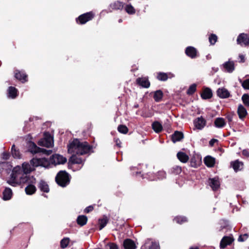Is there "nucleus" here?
Returning <instances> with one entry per match:
<instances>
[{
	"label": "nucleus",
	"mask_w": 249,
	"mask_h": 249,
	"mask_svg": "<svg viewBox=\"0 0 249 249\" xmlns=\"http://www.w3.org/2000/svg\"><path fill=\"white\" fill-rule=\"evenodd\" d=\"M91 150V147L87 142H80L78 139H74L68 145V152L72 155L69 160L71 164L81 165L80 167L81 168L84 164L85 159L77 155L89 154Z\"/></svg>",
	"instance_id": "nucleus-1"
},
{
	"label": "nucleus",
	"mask_w": 249,
	"mask_h": 249,
	"mask_svg": "<svg viewBox=\"0 0 249 249\" xmlns=\"http://www.w3.org/2000/svg\"><path fill=\"white\" fill-rule=\"evenodd\" d=\"M33 170V167L28 163L24 162L22 167L17 166L15 167L11 175V178L7 182L12 186H17L24 184L26 181L30 180L33 176L28 175Z\"/></svg>",
	"instance_id": "nucleus-2"
},
{
	"label": "nucleus",
	"mask_w": 249,
	"mask_h": 249,
	"mask_svg": "<svg viewBox=\"0 0 249 249\" xmlns=\"http://www.w3.org/2000/svg\"><path fill=\"white\" fill-rule=\"evenodd\" d=\"M56 183L62 187H65L70 182L69 174L65 171H60L55 177Z\"/></svg>",
	"instance_id": "nucleus-3"
},
{
	"label": "nucleus",
	"mask_w": 249,
	"mask_h": 249,
	"mask_svg": "<svg viewBox=\"0 0 249 249\" xmlns=\"http://www.w3.org/2000/svg\"><path fill=\"white\" fill-rule=\"evenodd\" d=\"M28 150L33 154L37 153H42L47 155H49L52 153V151L50 150H46L44 148L37 147L36 145L33 142H29L28 144Z\"/></svg>",
	"instance_id": "nucleus-4"
},
{
	"label": "nucleus",
	"mask_w": 249,
	"mask_h": 249,
	"mask_svg": "<svg viewBox=\"0 0 249 249\" xmlns=\"http://www.w3.org/2000/svg\"><path fill=\"white\" fill-rule=\"evenodd\" d=\"M44 136V137L43 139H41L38 141V145L48 148L53 146V138L51 134L48 132H45Z\"/></svg>",
	"instance_id": "nucleus-5"
},
{
	"label": "nucleus",
	"mask_w": 249,
	"mask_h": 249,
	"mask_svg": "<svg viewBox=\"0 0 249 249\" xmlns=\"http://www.w3.org/2000/svg\"><path fill=\"white\" fill-rule=\"evenodd\" d=\"M31 163L32 164L33 167L40 166L48 168L51 167V165L52 164L50 162V159L48 160L46 158H33L31 160Z\"/></svg>",
	"instance_id": "nucleus-6"
},
{
	"label": "nucleus",
	"mask_w": 249,
	"mask_h": 249,
	"mask_svg": "<svg viewBox=\"0 0 249 249\" xmlns=\"http://www.w3.org/2000/svg\"><path fill=\"white\" fill-rule=\"evenodd\" d=\"M27 183V186L25 188V191L27 195H31L34 194L36 190V187L34 185L36 183V178L34 177H31L30 180L26 181L24 184Z\"/></svg>",
	"instance_id": "nucleus-7"
},
{
	"label": "nucleus",
	"mask_w": 249,
	"mask_h": 249,
	"mask_svg": "<svg viewBox=\"0 0 249 249\" xmlns=\"http://www.w3.org/2000/svg\"><path fill=\"white\" fill-rule=\"evenodd\" d=\"M66 161L67 159L59 154H55L50 157V162L54 165L64 164Z\"/></svg>",
	"instance_id": "nucleus-8"
},
{
	"label": "nucleus",
	"mask_w": 249,
	"mask_h": 249,
	"mask_svg": "<svg viewBox=\"0 0 249 249\" xmlns=\"http://www.w3.org/2000/svg\"><path fill=\"white\" fill-rule=\"evenodd\" d=\"M141 249H160L159 243L151 239H147Z\"/></svg>",
	"instance_id": "nucleus-9"
},
{
	"label": "nucleus",
	"mask_w": 249,
	"mask_h": 249,
	"mask_svg": "<svg viewBox=\"0 0 249 249\" xmlns=\"http://www.w3.org/2000/svg\"><path fill=\"white\" fill-rule=\"evenodd\" d=\"M237 43L241 45L248 46L249 45V35L242 33L237 38Z\"/></svg>",
	"instance_id": "nucleus-10"
},
{
	"label": "nucleus",
	"mask_w": 249,
	"mask_h": 249,
	"mask_svg": "<svg viewBox=\"0 0 249 249\" xmlns=\"http://www.w3.org/2000/svg\"><path fill=\"white\" fill-rule=\"evenodd\" d=\"M93 14L92 12H88L83 15H80L78 19L81 24H85L87 21L91 20L93 18Z\"/></svg>",
	"instance_id": "nucleus-11"
},
{
	"label": "nucleus",
	"mask_w": 249,
	"mask_h": 249,
	"mask_svg": "<svg viewBox=\"0 0 249 249\" xmlns=\"http://www.w3.org/2000/svg\"><path fill=\"white\" fill-rule=\"evenodd\" d=\"M185 53L188 56L193 59L196 58L198 56L197 51L195 48L192 46H189L186 48Z\"/></svg>",
	"instance_id": "nucleus-12"
},
{
	"label": "nucleus",
	"mask_w": 249,
	"mask_h": 249,
	"mask_svg": "<svg viewBox=\"0 0 249 249\" xmlns=\"http://www.w3.org/2000/svg\"><path fill=\"white\" fill-rule=\"evenodd\" d=\"M195 127L201 130L206 125V120L202 117L197 118L194 122Z\"/></svg>",
	"instance_id": "nucleus-13"
},
{
	"label": "nucleus",
	"mask_w": 249,
	"mask_h": 249,
	"mask_svg": "<svg viewBox=\"0 0 249 249\" xmlns=\"http://www.w3.org/2000/svg\"><path fill=\"white\" fill-rule=\"evenodd\" d=\"M201 162V157L200 155L195 154L191 158L190 163L192 167H196L197 166L199 165Z\"/></svg>",
	"instance_id": "nucleus-14"
},
{
	"label": "nucleus",
	"mask_w": 249,
	"mask_h": 249,
	"mask_svg": "<svg viewBox=\"0 0 249 249\" xmlns=\"http://www.w3.org/2000/svg\"><path fill=\"white\" fill-rule=\"evenodd\" d=\"M233 239L232 237L230 236H224L222 239L220 247L221 249L225 248L228 245H230L233 242Z\"/></svg>",
	"instance_id": "nucleus-15"
},
{
	"label": "nucleus",
	"mask_w": 249,
	"mask_h": 249,
	"mask_svg": "<svg viewBox=\"0 0 249 249\" xmlns=\"http://www.w3.org/2000/svg\"><path fill=\"white\" fill-rule=\"evenodd\" d=\"M217 95L221 98H227L230 96L229 91L225 88H219L216 91Z\"/></svg>",
	"instance_id": "nucleus-16"
},
{
	"label": "nucleus",
	"mask_w": 249,
	"mask_h": 249,
	"mask_svg": "<svg viewBox=\"0 0 249 249\" xmlns=\"http://www.w3.org/2000/svg\"><path fill=\"white\" fill-rule=\"evenodd\" d=\"M137 84L142 88H148L150 86V82L146 77H142L137 79Z\"/></svg>",
	"instance_id": "nucleus-17"
},
{
	"label": "nucleus",
	"mask_w": 249,
	"mask_h": 249,
	"mask_svg": "<svg viewBox=\"0 0 249 249\" xmlns=\"http://www.w3.org/2000/svg\"><path fill=\"white\" fill-rule=\"evenodd\" d=\"M123 247L124 249H136L137 247L134 242L130 239H126L124 241Z\"/></svg>",
	"instance_id": "nucleus-18"
},
{
	"label": "nucleus",
	"mask_w": 249,
	"mask_h": 249,
	"mask_svg": "<svg viewBox=\"0 0 249 249\" xmlns=\"http://www.w3.org/2000/svg\"><path fill=\"white\" fill-rule=\"evenodd\" d=\"M209 185L213 191L217 190L220 186L219 179L216 178H210L209 180Z\"/></svg>",
	"instance_id": "nucleus-19"
},
{
	"label": "nucleus",
	"mask_w": 249,
	"mask_h": 249,
	"mask_svg": "<svg viewBox=\"0 0 249 249\" xmlns=\"http://www.w3.org/2000/svg\"><path fill=\"white\" fill-rule=\"evenodd\" d=\"M177 157L178 160L182 163L187 162L189 159L188 155L182 151L178 152L177 154Z\"/></svg>",
	"instance_id": "nucleus-20"
},
{
	"label": "nucleus",
	"mask_w": 249,
	"mask_h": 249,
	"mask_svg": "<svg viewBox=\"0 0 249 249\" xmlns=\"http://www.w3.org/2000/svg\"><path fill=\"white\" fill-rule=\"evenodd\" d=\"M38 188L41 192L48 193L49 192V187L46 182L43 180H40L37 185Z\"/></svg>",
	"instance_id": "nucleus-21"
},
{
	"label": "nucleus",
	"mask_w": 249,
	"mask_h": 249,
	"mask_svg": "<svg viewBox=\"0 0 249 249\" xmlns=\"http://www.w3.org/2000/svg\"><path fill=\"white\" fill-rule=\"evenodd\" d=\"M223 65L224 68L228 72L231 73L234 70V63L233 61L226 62Z\"/></svg>",
	"instance_id": "nucleus-22"
},
{
	"label": "nucleus",
	"mask_w": 249,
	"mask_h": 249,
	"mask_svg": "<svg viewBox=\"0 0 249 249\" xmlns=\"http://www.w3.org/2000/svg\"><path fill=\"white\" fill-rule=\"evenodd\" d=\"M231 165L235 172L242 170L243 168V163L238 160H235L231 163Z\"/></svg>",
	"instance_id": "nucleus-23"
},
{
	"label": "nucleus",
	"mask_w": 249,
	"mask_h": 249,
	"mask_svg": "<svg viewBox=\"0 0 249 249\" xmlns=\"http://www.w3.org/2000/svg\"><path fill=\"white\" fill-rule=\"evenodd\" d=\"M13 195L12 190L8 187H6L3 192L2 198L4 200H10Z\"/></svg>",
	"instance_id": "nucleus-24"
},
{
	"label": "nucleus",
	"mask_w": 249,
	"mask_h": 249,
	"mask_svg": "<svg viewBox=\"0 0 249 249\" xmlns=\"http://www.w3.org/2000/svg\"><path fill=\"white\" fill-rule=\"evenodd\" d=\"M226 124L224 119L221 117L216 118L214 122V126L217 128H223Z\"/></svg>",
	"instance_id": "nucleus-25"
},
{
	"label": "nucleus",
	"mask_w": 249,
	"mask_h": 249,
	"mask_svg": "<svg viewBox=\"0 0 249 249\" xmlns=\"http://www.w3.org/2000/svg\"><path fill=\"white\" fill-rule=\"evenodd\" d=\"M237 113L239 118L241 119L245 118L247 114L246 109L242 105H239L237 109Z\"/></svg>",
	"instance_id": "nucleus-26"
},
{
	"label": "nucleus",
	"mask_w": 249,
	"mask_h": 249,
	"mask_svg": "<svg viewBox=\"0 0 249 249\" xmlns=\"http://www.w3.org/2000/svg\"><path fill=\"white\" fill-rule=\"evenodd\" d=\"M183 138V134L182 132L176 131L172 136V140L174 142L180 141Z\"/></svg>",
	"instance_id": "nucleus-27"
},
{
	"label": "nucleus",
	"mask_w": 249,
	"mask_h": 249,
	"mask_svg": "<svg viewBox=\"0 0 249 249\" xmlns=\"http://www.w3.org/2000/svg\"><path fill=\"white\" fill-rule=\"evenodd\" d=\"M204 162L208 167H213L215 163V159L210 156H207L204 158Z\"/></svg>",
	"instance_id": "nucleus-28"
},
{
	"label": "nucleus",
	"mask_w": 249,
	"mask_h": 249,
	"mask_svg": "<svg viewBox=\"0 0 249 249\" xmlns=\"http://www.w3.org/2000/svg\"><path fill=\"white\" fill-rule=\"evenodd\" d=\"M212 91L209 88H206L204 89L201 94L202 98L204 99H210L212 97Z\"/></svg>",
	"instance_id": "nucleus-29"
},
{
	"label": "nucleus",
	"mask_w": 249,
	"mask_h": 249,
	"mask_svg": "<svg viewBox=\"0 0 249 249\" xmlns=\"http://www.w3.org/2000/svg\"><path fill=\"white\" fill-rule=\"evenodd\" d=\"M110 7L112 10H122L124 7V4L123 2L116 1L110 4Z\"/></svg>",
	"instance_id": "nucleus-30"
},
{
	"label": "nucleus",
	"mask_w": 249,
	"mask_h": 249,
	"mask_svg": "<svg viewBox=\"0 0 249 249\" xmlns=\"http://www.w3.org/2000/svg\"><path fill=\"white\" fill-rule=\"evenodd\" d=\"M15 77L19 80H23V82L27 81V75L23 72L16 71L15 74Z\"/></svg>",
	"instance_id": "nucleus-31"
},
{
	"label": "nucleus",
	"mask_w": 249,
	"mask_h": 249,
	"mask_svg": "<svg viewBox=\"0 0 249 249\" xmlns=\"http://www.w3.org/2000/svg\"><path fill=\"white\" fill-rule=\"evenodd\" d=\"M152 128L156 133H159L162 130V126L159 122L156 121L153 123L152 124Z\"/></svg>",
	"instance_id": "nucleus-32"
},
{
	"label": "nucleus",
	"mask_w": 249,
	"mask_h": 249,
	"mask_svg": "<svg viewBox=\"0 0 249 249\" xmlns=\"http://www.w3.org/2000/svg\"><path fill=\"white\" fill-rule=\"evenodd\" d=\"M163 97V93L160 90H157L155 92L154 95V99L157 102H159L161 101Z\"/></svg>",
	"instance_id": "nucleus-33"
},
{
	"label": "nucleus",
	"mask_w": 249,
	"mask_h": 249,
	"mask_svg": "<svg viewBox=\"0 0 249 249\" xmlns=\"http://www.w3.org/2000/svg\"><path fill=\"white\" fill-rule=\"evenodd\" d=\"M78 224L82 226L85 225L87 222V217L85 215H80L77 218Z\"/></svg>",
	"instance_id": "nucleus-34"
},
{
	"label": "nucleus",
	"mask_w": 249,
	"mask_h": 249,
	"mask_svg": "<svg viewBox=\"0 0 249 249\" xmlns=\"http://www.w3.org/2000/svg\"><path fill=\"white\" fill-rule=\"evenodd\" d=\"M17 91L15 88L10 87L8 89L9 96L12 98H15L17 95Z\"/></svg>",
	"instance_id": "nucleus-35"
},
{
	"label": "nucleus",
	"mask_w": 249,
	"mask_h": 249,
	"mask_svg": "<svg viewBox=\"0 0 249 249\" xmlns=\"http://www.w3.org/2000/svg\"><path fill=\"white\" fill-rule=\"evenodd\" d=\"M125 11L130 15L134 14L135 13V9L131 4H127L125 7Z\"/></svg>",
	"instance_id": "nucleus-36"
},
{
	"label": "nucleus",
	"mask_w": 249,
	"mask_h": 249,
	"mask_svg": "<svg viewBox=\"0 0 249 249\" xmlns=\"http://www.w3.org/2000/svg\"><path fill=\"white\" fill-rule=\"evenodd\" d=\"M157 79L160 81H166L167 80V75L164 72H159L157 75Z\"/></svg>",
	"instance_id": "nucleus-37"
},
{
	"label": "nucleus",
	"mask_w": 249,
	"mask_h": 249,
	"mask_svg": "<svg viewBox=\"0 0 249 249\" xmlns=\"http://www.w3.org/2000/svg\"><path fill=\"white\" fill-rule=\"evenodd\" d=\"M11 153L13 156L15 158H20V153L18 150H16L15 148V145H13L11 148Z\"/></svg>",
	"instance_id": "nucleus-38"
},
{
	"label": "nucleus",
	"mask_w": 249,
	"mask_h": 249,
	"mask_svg": "<svg viewBox=\"0 0 249 249\" xmlns=\"http://www.w3.org/2000/svg\"><path fill=\"white\" fill-rule=\"evenodd\" d=\"M69 241L70 240L69 238H64L62 240H61L60 242V245L61 248H66L68 246L69 243Z\"/></svg>",
	"instance_id": "nucleus-39"
},
{
	"label": "nucleus",
	"mask_w": 249,
	"mask_h": 249,
	"mask_svg": "<svg viewBox=\"0 0 249 249\" xmlns=\"http://www.w3.org/2000/svg\"><path fill=\"white\" fill-rule=\"evenodd\" d=\"M118 130L119 132L123 134H126L128 132L127 127L124 125H120L118 127Z\"/></svg>",
	"instance_id": "nucleus-40"
},
{
	"label": "nucleus",
	"mask_w": 249,
	"mask_h": 249,
	"mask_svg": "<svg viewBox=\"0 0 249 249\" xmlns=\"http://www.w3.org/2000/svg\"><path fill=\"white\" fill-rule=\"evenodd\" d=\"M174 220L179 224H182L187 221V218L183 216H177L174 219Z\"/></svg>",
	"instance_id": "nucleus-41"
},
{
	"label": "nucleus",
	"mask_w": 249,
	"mask_h": 249,
	"mask_svg": "<svg viewBox=\"0 0 249 249\" xmlns=\"http://www.w3.org/2000/svg\"><path fill=\"white\" fill-rule=\"evenodd\" d=\"M217 36L214 34H212L209 37V40L211 45H214L217 41Z\"/></svg>",
	"instance_id": "nucleus-42"
},
{
	"label": "nucleus",
	"mask_w": 249,
	"mask_h": 249,
	"mask_svg": "<svg viewBox=\"0 0 249 249\" xmlns=\"http://www.w3.org/2000/svg\"><path fill=\"white\" fill-rule=\"evenodd\" d=\"M107 220L106 218L100 219L99 220V226H100L99 229L101 230L103 228H104L106 226V225H107Z\"/></svg>",
	"instance_id": "nucleus-43"
},
{
	"label": "nucleus",
	"mask_w": 249,
	"mask_h": 249,
	"mask_svg": "<svg viewBox=\"0 0 249 249\" xmlns=\"http://www.w3.org/2000/svg\"><path fill=\"white\" fill-rule=\"evenodd\" d=\"M242 99L244 104L246 106L249 107V96L245 94L242 96Z\"/></svg>",
	"instance_id": "nucleus-44"
},
{
	"label": "nucleus",
	"mask_w": 249,
	"mask_h": 249,
	"mask_svg": "<svg viewBox=\"0 0 249 249\" xmlns=\"http://www.w3.org/2000/svg\"><path fill=\"white\" fill-rule=\"evenodd\" d=\"M106 249H118V246L114 243H109L105 247Z\"/></svg>",
	"instance_id": "nucleus-45"
},
{
	"label": "nucleus",
	"mask_w": 249,
	"mask_h": 249,
	"mask_svg": "<svg viewBox=\"0 0 249 249\" xmlns=\"http://www.w3.org/2000/svg\"><path fill=\"white\" fill-rule=\"evenodd\" d=\"M196 90V85L195 84L192 85L187 90V94L189 95L193 94Z\"/></svg>",
	"instance_id": "nucleus-46"
},
{
	"label": "nucleus",
	"mask_w": 249,
	"mask_h": 249,
	"mask_svg": "<svg viewBox=\"0 0 249 249\" xmlns=\"http://www.w3.org/2000/svg\"><path fill=\"white\" fill-rule=\"evenodd\" d=\"M240 82L241 83L242 86L244 89H249V79H246L243 82L240 80Z\"/></svg>",
	"instance_id": "nucleus-47"
},
{
	"label": "nucleus",
	"mask_w": 249,
	"mask_h": 249,
	"mask_svg": "<svg viewBox=\"0 0 249 249\" xmlns=\"http://www.w3.org/2000/svg\"><path fill=\"white\" fill-rule=\"evenodd\" d=\"M157 176L159 179H163L166 177V173L163 171H160L158 173Z\"/></svg>",
	"instance_id": "nucleus-48"
},
{
	"label": "nucleus",
	"mask_w": 249,
	"mask_h": 249,
	"mask_svg": "<svg viewBox=\"0 0 249 249\" xmlns=\"http://www.w3.org/2000/svg\"><path fill=\"white\" fill-rule=\"evenodd\" d=\"M248 238V234L247 233H245L243 235H241L239 236L238 240L239 242H243L245 241Z\"/></svg>",
	"instance_id": "nucleus-49"
},
{
	"label": "nucleus",
	"mask_w": 249,
	"mask_h": 249,
	"mask_svg": "<svg viewBox=\"0 0 249 249\" xmlns=\"http://www.w3.org/2000/svg\"><path fill=\"white\" fill-rule=\"evenodd\" d=\"M239 62L240 63H244L245 61V55L243 54H239L238 56Z\"/></svg>",
	"instance_id": "nucleus-50"
},
{
	"label": "nucleus",
	"mask_w": 249,
	"mask_h": 249,
	"mask_svg": "<svg viewBox=\"0 0 249 249\" xmlns=\"http://www.w3.org/2000/svg\"><path fill=\"white\" fill-rule=\"evenodd\" d=\"M242 155L246 158L249 157V151L248 150L245 149L242 151Z\"/></svg>",
	"instance_id": "nucleus-51"
},
{
	"label": "nucleus",
	"mask_w": 249,
	"mask_h": 249,
	"mask_svg": "<svg viewBox=\"0 0 249 249\" xmlns=\"http://www.w3.org/2000/svg\"><path fill=\"white\" fill-rule=\"evenodd\" d=\"M93 209V207L92 206H89L87 207L84 210L85 213H88L92 211Z\"/></svg>",
	"instance_id": "nucleus-52"
},
{
	"label": "nucleus",
	"mask_w": 249,
	"mask_h": 249,
	"mask_svg": "<svg viewBox=\"0 0 249 249\" xmlns=\"http://www.w3.org/2000/svg\"><path fill=\"white\" fill-rule=\"evenodd\" d=\"M226 118L227 119L229 123L230 124L232 121L233 115L231 114L228 115Z\"/></svg>",
	"instance_id": "nucleus-53"
},
{
	"label": "nucleus",
	"mask_w": 249,
	"mask_h": 249,
	"mask_svg": "<svg viewBox=\"0 0 249 249\" xmlns=\"http://www.w3.org/2000/svg\"><path fill=\"white\" fill-rule=\"evenodd\" d=\"M9 154L7 153H3L2 154V158L5 160H7L9 158Z\"/></svg>",
	"instance_id": "nucleus-54"
},
{
	"label": "nucleus",
	"mask_w": 249,
	"mask_h": 249,
	"mask_svg": "<svg viewBox=\"0 0 249 249\" xmlns=\"http://www.w3.org/2000/svg\"><path fill=\"white\" fill-rule=\"evenodd\" d=\"M166 73L167 75V79L168 78H172L175 77V75L171 72H168V73Z\"/></svg>",
	"instance_id": "nucleus-55"
},
{
	"label": "nucleus",
	"mask_w": 249,
	"mask_h": 249,
	"mask_svg": "<svg viewBox=\"0 0 249 249\" xmlns=\"http://www.w3.org/2000/svg\"><path fill=\"white\" fill-rule=\"evenodd\" d=\"M217 140L216 139H212L210 142H209V143L211 145H213V144H214V143L216 142H217Z\"/></svg>",
	"instance_id": "nucleus-56"
},
{
	"label": "nucleus",
	"mask_w": 249,
	"mask_h": 249,
	"mask_svg": "<svg viewBox=\"0 0 249 249\" xmlns=\"http://www.w3.org/2000/svg\"><path fill=\"white\" fill-rule=\"evenodd\" d=\"M177 173H180L181 170V168L179 167H177Z\"/></svg>",
	"instance_id": "nucleus-57"
},
{
	"label": "nucleus",
	"mask_w": 249,
	"mask_h": 249,
	"mask_svg": "<svg viewBox=\"0 0 249 249\" xmlns=\"http://www.w3.org/2000/svg\"><path fill=\"white\" fill-rule=\"evenodd\" d=\"M190 249H198V247H191Z\"/></svg>",
	"instance_id": "nucleus-58"
},
{
	"label": "nucleus",
	"mask_w": 249,
	"mask_h": 249,
	"mask_svg": "<svg viewBox=\"0 0 249 249\" xmlns=\"http://www.w3.org/2000/svg\"><path fill=\"white\" fill-rule=\"evenodd\" d=\"M122 22V19H120L119 20V23H121V22Z\"/></svg>",
	"instance_id": "nucleus-59"
},
{
	"label": "nucleus",
	"mask_w": 249,
	"mask_h": 249,
	"mask_svg": "<svg viewBox=\"0 0 249 249\" xmlns=\"http://www.w3.org/2000/svg\"><path fill=\"white\" fill-rule=\"evenodd\" d=\"M150 179L151 180H154V179L151 178V179Z\"/></svg>",
	"instance_id": "nucleus-60"
}]
</instances>
